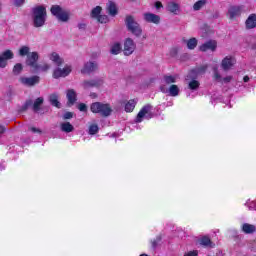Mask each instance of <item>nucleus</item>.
<instances>
[{
	"label": "nucleus",
	"instance_id": "13",
	"mask_svg": "<svg viewBox=\"0 0 256 256\" xmlns=\"http://www.w3.org/2000/svg\"><path fill=\"white\" fill-rule=\"evenodd\" d=\"M101 85H103V79H101V78L94 79V80H84L82 83V87H84V89H91L93 87H101Z\"/></svg>",
	"mask_w": 256,
	"mask_h": 256
},
{
	"label": "nucleus",
	"instance_id": "20",
	"mask_svg": "<svg viewBox=\"0 0 256 256\" xmlns=\"http://www.w3.org/2000/svg\"><path fill=\"white\" fill-rule=\"evenodd\" d=\"M246 29H255L256 27V14H250L245 22Z\"/></svg>",
	"mask_w": 256,
	"mask_h": 256
},
{
	"label": "nucleus",
	"instance_id": "2",
	"mask_svg": "<svg viewBox=\"0 0 256 256\" xmlns=\"http://www.w3.org/2000/svg\"><path fill=\"white\" fill-rule=\"evenodd\" d=\"M32 13L34 27H43V25H45V21H47V8L43 5L36 6L32 9Z\"/></svg>",
	"mask_w": 256,
	"mask_h": 256
},
{
	"label": "nucleus",
	"instance_id": "11",
	"mask_svg": "<svg viewBox=\"0 0 256 256\" xmlns=\"http://www.w3.org/2000/svg\"><path fill=\"white\" fill-rule=\"evenodd\" d=\"M135 42L131 38H127L124 42V55L129 56L133 55V52L135 51Z\"/></svg>",
	"mask_w": 256,
	"mask_h": 256
},
{
	"label": "nucleus",
	"instance_id": "21",
	"mask_svg": "<svg viewBox=\"0 0 256 256\" xmlns=\"http://www.w3.org/2000/svg\"><path fill=\"white\" fill-rule=\"evenodd\" d=\"M242 231L246 235H253V233L256 231V226L249 223H244L242 225Z\"/></svg>",
	"mask_w": 256,
	"mask_h": 256
},
{
	"label": "nucleus",
	"instance_id": "10",
	"mask_svg": "<svg viewBox=\"0 0 256 256\" xmlns=\"http://www.w3.org/2000/svg\"><path fill=\"white\" fill-rule=\"evenodd\" d=\"M199 51H202V53L207 51H217V42L215 40H208L199 46Z\"/></svg>",
	"mask_w": 256,
	"mask_h": 256
},
{
	"label": "nucleus",
	"instance_id": "51",
	"mask_svg": "<svg viewBox=\"0 0 256 256\" xmlns=\"http://www.w3.org/2000/svg\"><path fill=\"white\" fill-rule=\"evenodd\" d=\"M155 8H156V9H161V8H163V3H161V1H156V2H155Z\"/></svg>",
	"mask_w": 256,
	"mask_h": 256
},
{
	"label": "nucleus",
	"instance_id": "54",
	"mask_svg": "<svg viewBox=\"0 0 256 256\" xmlns=\"http://www.w3.org/2000/svg\"><path fill=\"white\" fill-rule=\"evenodd\" d=\"M86 25L84 23L78 24V29H85Z\"/></svg>",
	"mask_w": 256,
	"mask_h": 256
},
{
	"label": "nucleus",
	"instance_id": "43",
	"mask_svg": "<svg viewBox=\"0 0 256 256\" xmlns=\"http://www.w3.org/2000/svg\"><path fill=\"white\" fill-rule=\"evenodd\" d=\"M78 109H79V111H82L83 113H87V104H85V103L78 104Z\"/></svg>",
	"mask_w": 256,
	"mask_h": 256
},
{
	"label": "nucleus",
	"instance_id": "47",
	"mask_svg": "<svg viewBox=\"0 0 256 256\" xmlns=\"http://www.w3.org/2000/svg\"><path fill=\"white\" fill-rule=\"evenodd\" d=\"M29 131H31L32 133H38L39 135H41V133H43V131H41V129L36 128V127H29Z\"/></svg>",
	"mask_w": 256,
	"mask_h": 256
},
{
	"label": "nucleus",
	"instance_id": "14",
	"mask_svg": "<svg viewBox=\"0 0 256 256\" xmlns=\"http://www.w3.org/2000/svg\"><path fill=\"white\" fill-rule=\"evenodd\" d=\"M144 21H146V23H154V25H159L161 23V16L147 12L144 13Z\"/></svg>",
	"mask_w": 256,
	"mask_h": 256
},
{
	"label": "nucleus",
	"instance_id": "27",
	"mask_svg": "<svg viewBox=\"0 0 256 256\" xmlns=\"http://www.w3.org/2000/svg\"><path fill=\"white\" fill-rule=\"evenodd\" d=\"M135 105H137V102H135V100H129L125 104L126 113H133V111L135 110Z\"/></svg>",
	"mask_w": 256,
	"mask_h": 256
},
{
	"label": "nucleus",
	"instance_id": "6",
	"mask_svg": "<svg viewBox=\"0 0 256 256\" xmlns=\"http://www.w3.org/2000/svg\"><path fill=\"white\" fill-rule=\"evenodd\" d=\"M144 117H147V119H153V113H151V105L149 104L143 106L138 112L135 123H142Z\"/></svg>",
	"mask_w": 256,
	"mask_h": 256
},
{
	"label": "nucleus",
	"instance_id": "4",
	"mask_svg": "<svg viewBox=\"0 0 256 256\" xmlns=\"http://www.w3.org/2000/svg\"><path fill=\"white\" fill-rule=\"evenodd\" d=\"M125 25L128 31H130L132 35H135V37H141V35H143V29L141 28V25L138 24L137 21H135V17H133L132 15L126 16Z\"/></svg>",
	"mask_w": 256,
	"mask_h": 256
},
{
	"label": "nucleus",
	"instance_id": "19",
	"mask_svg": "<svg viewBox=\"0 0 256 256\" xmlns=\"http://www.w3.org/2000/svg\"><path fill=\"white\" fill-rule=\"evenodd\" d=\"M66 97L68 99V105H75L77 102V92L74 89H69L67 91Z\"/></svg>",
	"mask_w": 256,
	"mask_h": 256
},
{
	"label": "nucleus",
	"instance_id": "39",
	"mask_svg": "<svg viewBox=\"0 0 256 256\" xmlns=\"http://www.w3.org/2000/svg\"><path fill=\"white\" fill-rule=\"evenodd\" d=\"M61 77H63V72H62L61 68L55 69L54 72H53V78L54 79H59Z\"/></svg>",
	"mask_w": 256,
	"mask_h": 256
},
{
	"label": "nucleus",
	"instance_id": "55",
	"mask_svg": "<svg viewBox=\"0 0 256 256\" xmlns=\"http://www.w3.org/2000/svg\"><path fill=\"white\" fill-rule=\"evenodd\" d=\"M243 81L244 83H249V76H244Z\"/></svg>",
	"mask_w": 256,
	"mask_h": 256
},
{
	"label": "nucleus",
	"instance_id": "26",
	"mask_svg": "<svg viewBox=\"0 0 256 256\" xmlns=\"http://www.w3.org/2000/svg\"><path fill=\"white\" fill-rule=\"evenodd\" d=\"M43 101H44L43 97H38L34 101L33 106H32L34 113H39V111H41V105H42Z\"/></svg>",
	"mask_w": 256,
	"mask_h": 256
},
{
	"label": "nucleus",
	"instance_id": "52",
	"mask_svg": "<svg viewBox=\"0 0 256 256\" xmlns=\"http://www.w3.org/2000/svg\"><path fill=\"white\" fill-rule=\"evenodd\" d=\"M160 91H161V93H167L168 92V90L165 87V85L160 86Z\"/></svg>",
	"mask_w": 256,
	"mask_h": 256
},
{
	"label": "nucleus",
	"instance_id": "53",
	"mask_svg": "<svg viewBox=\"0 0 256 256\" xmlns=\"http://www.w3.org/2000/svg\"><path fill=\"white\" fill-rule=\"evenodd\" d=\"M5 131H7V129L5 128V126H1V125H0V135H3V133H5Z\"/></svg>",
	"mask_w": 256,
	"mask_h": 256
},
{
	"label": "nucleus",
	"instance_id": "23",
	"mask_svg": "<svg viewBox=\"0 0 256 256\" xmlns=\"http://www.w3.org/2000/svg\"><path fill=\"white\" fill-rule=\"evenodd\" d=\"M179 9H180V6L178 3L169 2L167 4V11H169V13H173V15H177Z\"/></svg>",
	"mask_w": 256,
	"mask_h": 256
},
{
	"label": "nucleus",
	"instance_id": "18",
	"mask_svg": "<svg viewBox=\"0 0 256 256\" xmlns=\"http://www.w3.org/2000/svg\"><path fill=\"white\" fill-rule=\"evenodd\" d=\"M106 7H107L108 14L111 17H115L119 13V10L117 9V4H115V2L113 1H109Z\"/></svg>",
	"mask_w": 256,
	"mask_h": 256
},
{
	"label": "nucleus",
	"instance_id": "35",
	"mask_svg": "<svg viewBox=\"0 0 256 256\" xmlns=\"http://www.w3.org/2000/svg\"><path fill=\"white\" fill-rule=\"evenodd\" d=\"M23 72V64L21 63H17L14 65L12 73L14 75H21V73Z\"/></svg>",
	"mask_w": 256,
	"mask_h": 256
},
{
	"label": "nucleus",
	"instance_id": "57",
	"mask_svg": "<svg viewBox=\"0 0 256 256\" xmlns=\"http://www.w3.org/2000/svg\"><path fill=\"white\" fill-rule=\"evenodd\" d=\"M0 11H1V3H0Z\"/></svg>",
	"mask_w": 256,
	"mask_h": 256
},
{
	"label": "nucleus",
	"instance_id": "33",
	"mask_svg": "<svg viewBox=\"0 0 256 256\" xmlns=\"http://www.w3.org/2000/svg\"><path fill=\"white\" fill-rule=\"evenodd\" d=\"M110 52L112 55H119L121 53V44L119 42L112 45Z\"/></svg>",
	"mask_w": 256,
	"mask_h": 256
},
{
	"label": "nucleus",
	"instance_id": "22",
	"mask_svg": "<svg viewBox=\"0 0 256 256\" xmlns=\"http://www.w3.org/2000/svg\"><path fill=\"white\" fill-rule=\"evenodd\" d=\"M50 61H53L57 67H61V65H63V58H61V56H59V54L56 52H53L50 55Z\"/></svg>",
	"mask_w": 256,
	"mask_h": 256
},
{
	"label": "nucleus",
	"instance_id": "36",
	"mask_svg": "<svg viewBox=\"0 0 256 256\" xmlns=\"http://www.w3.org/2000/svg\"><path fill=\"white\" fill-rule=\"evenodd\" d=\"M89 135H97L99 133V125L97 124H91L89 126Z\"/></svg>",
	"mask_w": 256,
	"mask_h": 256
},
{
	"label": "nucleus",
	"instance_id": "28",
	"mask_svg": "<svg viewBox=\"0 0 256 256\" xmlns=\"http://www.w3.org/2000/svg\"><path fill=\"white\" fill-rule=\"evenodd\" d=\"M206 3H207V0H198V1L193 5L194 11H201V9H203V7H205Z\"/></svg>",
	"mask_w": 256,
	"mask_h": 256
},
{
	"label": "nucleus",
	"instance_id": "31",
	"mask_svg": "<svg viewBox=\"0 0 256 256\" xmlns=\"http://www.w3.org/2000/svg\"><path fill=\"white\" fill-rule=\"evenodd\" d=\"M193 80H191L188 84L189 89H191V91H197V89H199V86L201 85V83H199V81L195 80V78H192Z\"/></svg>",
	"mask_w": 256,
	"mask_h": 256
},
{
	"label": "nucleus",
	"instance_id": "44",
	"mask_svg": "<svg viewBox=\"0 0 256 256\" xmlns=\"http://www.w3.org/2000/svg\"><path fill=\"white\" fill-rule=\"evenodd\" d=\"M64 121H67V119H73V112H66L63 114Z\"/></svg>",
	"mask_w": 256,
	"mask_h": 256
},
{
	"label": "nucleus",
	"instance_id": "7",
	"mask_svg": "<svg viewBox=\"0 0 256 256\" xmlns=\"http://www.w3.org/2000/svg\"><path fill=\"white\" fill-rule=\"evenodd\" d=\"M39 81H41V78L37 75L32 77L19 78V82L22 83V85H25L26 87H34V85H38Z\"/></svg>",
	"mask_w": 256,
	"mask_h": 256
},
{
	"label": "nucleus",
	"instance_id": "3",
	"mask_svg": "<svg viewBox=\"0 0 256 256\" xmlns=\"http://www.w3.org/2000/svg\"><path fill=\"white\" fill-rule=\"evenodd\" d=\"M90 111L101 115V117H110L111 113H113V108H111L109 103L94 102L90 105Z\"/></svg>",
	"mask_w": 256,
	"mask_h": 256
},
{
	"label": "nucleus",
	"instance_id": "24",
	"mask_svg": "<svg viewBox=\"0 0 256 256\" xmlns=\"http://www.w3.org/2000/svg\"><path fill=\"white\" fill-rule=\"evenodd\" d=\"M60 129L63 133H73V131H75V127H73L70 122L62 123Z\"/></svg>",
	"mask_w": 256,
	"mask_h": 256
},
{
	"label": "nucleus",
	"instance_id": "15",
	"mask_svg": "<svg viewBox=\"0 0 256 256\" xmlns=\"http://www.w3.org/2000/svg\"><path fill=\"white\" fill-rule=\"evenodd\" d=\"M235 63H237V61L235 60V58L231 57V56H226L221 63V67L224 71H229V69H231V67H233V65H235Z\"/></svg>",
	"mask_w": 256,
	"mask_h": 256
},
{
	"label": "nucleus",
	"instance_id": "5",
	"mask_svg": "<svg viewBox=\"0 0 256 256\" xmlns=\"http://www.w3.org/2000/svg\"><path fill=\"white\" fill-rule=\"evenodd\" d=\"M50 13L58 19V21H61L62 23H67L69 21V17L71 13L69 10L63 9L60 5H52L50 8Z\"/></svg>",
	"mask_w": 256,
	"mask_h": 256
},
{
	"label": "nucleus",
	"instance_id": "38",
	"mask_svg": "<svg viewBox=\"0 0 256 256\" xmlns=\"http://www.w3.org/2000/svg\"><path fill=\"white\" fill-rule=\"evenodd\" d=\"M162 239L163 237L161 235H158L154 240L151 241L153 249H157V246L159 245V243H161Z\"/></svg>",
	"mask_w": 256,
	"mask_h": 256
},
{
	"label": "nucleus",
	"instance_id": "45",
	"mask_svg": "<svg viewBox=\"0 0 256 256\" xmlns=\"http://www.w3.org/2000/svg\"><path fill=\"white\" fill-rule=\"evenodd\" d=\"M15 7H23L25 0H13Z\"/></svg>",
	"mask_w": 256,
	"mask_h": 256
},
{
	"label": "nucleus",
	"instance_id": "46",
	"mask_svg": "<svg viewBox=\"0 0 256 256\" xmlns=\"http://www.w3.org/2000/svg\"><path fill=\"white\" fill-rule=\"evenodd\" d=\"M214 79L216 81H221V74H219V71H217V68L214 69Z\"/></svg>",
	"mask_w": 256,
	"mask_h": 256
},
{
	"label": "nucleus",
	"instance_id": "8",
	"mask_svg": "<svg viewBox=\"0 0 256 256\" xmlns=\"http://www.w3.org/2000/svg\"><path fill=\"white\" fill-rule=\"evenodd\" d=\"M15 57V54L11 50H5L2 52L0 56V69H5L7 67V61L13 59Z\"/></svg>",
	"mask_w": 256,
	"mask_h": 256
},
{
	"label": "nucleus",
	"instance_id": "42",
	"mask_svg": "<svg viewBox=\"0 0 256 256\" xmlns=\"http://www.w3.org/2000/svg\"><path fill=\"white\" fill-rule=\"evenodd\" d=\"M178 54H179L178 47H173L170 49V57H177Z\"/></svg>",
	"mask_w": 256,
	"mask_h": 256
},
{
	"label": "nucleus",
	"instance_id": "30",
	"mask_svg": "<svg viewBox=\"0 0 256 256\" xmlns=\"http://www.w3.org/2000/svg\"><path fill=\"white\" fill-rule=\"evenodd\" d=\"M164 82L166 85H172V83H177V76L164 75Z\"/></svg>",
	"mask_w": 256,
	"mask_h": 256
},
{
	"label": "nucleus",
	"instance_id": "32",
	"mask_svg": "<svg viewBox=\"0 0 256 256\" xmlns=\"http://www.w3.org/2000/svg\"><path fill=\"white\" fill-rule=\"evenodd\" d=\"M168 92L170 93L171 97H177V95H179V86L172 84L169 87Z\"/></svg>",
	"mask_w": 256,
	"mask_h": 256
},
{
	"label": "nucleus",
	"instance_id": "40",
	"mask_svg": "<svg viewBox=\"0 0 256 256\" xmlns=\"http://www.w3.org/2000/svg\"><path fill=\"white\" fill-rule=\"evenodd\" d=\"M98 23H108L109 22V17L107 15H100L97 18Z\"/></svg>",
	"mask_w": 256,
	"mask_h": 256
},
{
	"label": "nucleus",
	"instance_id": "41",
	"mask_svg": "<svg viewBox=\"0 0 256 256\" xmlns=\"http://www.w3.org/2000/svg\"><path fill=\"white\" fill-rule=\"evenodd\" d=\"M61 71H62V76L67 77V75L71 73V66H66L63 69H61Z\"/></svg>",
	"mask_w": 256,
	"mask_h": 256
},
{
	"label": "nucleus",
	"instance_id": "17",
	"mask_svg": "<svg viewBox=\"0 0 256 256\" xmlns=\"http://www.w3.org/2000/svg\"><path fill=\"white\" fill-rule=\"evenodd\" d=\"M241 15V6H230L228 9V17L231 21Z\"/></svg>",
	"mask_w": 256,
	"mask_h": 256
},
{
	"label": "nucleus",
	"instance_id": "16",
	"mask_svg": "<svg viewBox=\"0 0 256 256\" xmlns=\"http://www.w3.org/2000/svg\"><path fill=\"white\" fill-rule=\"evenodd\" d=\"M199 245L205 247L206 249H215V243L211 240L209 236H202L198 240Z\"/></svg>",
	"mask_w": 256,
	"mask_h": 256
},
{
	"label": "nucleus",
	"instance_id": "34",
	"mask_svg": "<svg viewBox=\"0 0 256 256\" xmlns=\"http://www.w3.org/2000/svg\"><path fill=\"white\" fill-rule=\"evenodd\" d=\"M101 11H103V8L101 6H96L92 11H91V17L93 19H97L101 15Z\"/></svg>",
	"mask_w": 256,
	"mask_h": 256
},
{
	"label": "nucleus",
	"instance_id": "50",
	"mask_svg": "<svg viewBox=\"0 0 256 256\" xmlns=\"http://www.w3.org/2000/svg\"><path fill=\"white\" fill-rule=\"evenodd\" d=\"M39 69H41V71H49V64H43L42 66L39 65Z\"/></svg>",
	"mask_w": 256,
	"mask_h": 256
},
{
	"label": "nucleus",
	"instance_id": "29",
	"mask_svg": "<svg viewBox=\"0 0 256 256\" xmlns=\"http://www.w3.org/2000/svg\"><path fill=\"white\" fill-rule=\"evenodd\" d=\"M197 38H190L189 40L186 41V45L188 47V49H190V51H193V49H195V47H197Z\"/></svg>",
	"mask_w": 256,
	"mask_h": 256
},
{
	"label": "nucleus",
	"instance_id": "25",
	"mask_svg": "<svg viewBox=\"0 0 256 256\" xmlns=\"http://www.w3.org/2000/svg\"><path fill=\"white\" fill-rule=\"evenodd\" d=\"M49 101L53 107H57V109H61V102H59V96L57 94H51Z\"/></svg>",
	"mask_w": 256,
	"mask_h": 256
},
{
	"label": "nucleus",
	"instance_id": "37",
	"mask_svg": "<svg viewBox=\"0 0 256 256\" xmlns=\"http://www.w3.org/2000/svg\"><path fill=\"white\" fill-rule=\"evenodd\" d=\"M31 105H33V100H26L24 105L20 108V112L25 113V111H27V109H29V107H31Z\"/></svg>",
	"mask_w": 256,
	"mask_h": 256
},
{
	"label": "nucleus",
	"instance_id": "1",
	"mask_svg": "<svg viewBox=\"0 0 256 256\" xmlns=\"http://www.w3.org/2000/svg\"><path fill=\"white\" fill-rule=\"evenodd\" d=\"M19 57H26L25 64L33 71H39V53L31 52V48L27 45L21 46L18 50Z\"/></svg>",
	"mask_w": 256,
	"mask_h": 256
},
{
	"label": "nucleus",
	"instance_id": "49",
	"mask_svg": "<svg viewBox=\"0 0 256 256\" xmlns=\"http://www.w3.org/2000/svg\"><path fill=\"white\" fill-rule=\"evenodd\" d=\"M198 255H199V252L197 250H194V251L188 252L184 256H198Z\"/></svg>",
	"mask_w": 256,
	"mask_h": 256
},
{
	"label": "nucleus",
	"instance_id": "48",
	"mask_svg": "<svg viewBox=\"0 0 256 256\" xmlns=\"http://www.w3.org/2000/svg\"><path fill=\"white\" fill-rule=\"evenodd\" d=\"M232 80H233V76H226L221 81L223 83H231Z\"/></svg>",
	"mask_w": 256,
	"mask_h": 256
},
{
	"label": "nucleus",
	"instance_id": "12",
	"mask_svg": "<svg viewBox=\"0 0 256 256\" xmlns=\"http://www.w3.org/2000/svg\"><path fill=\"white\" fill-rule=\"evenodd\" d=\"M99 69V66L96 62H86L84 64V67L81 69V73L83 75L87 74L90 75V73H93L94 71H97Z\"/></svg>",
	"mask_w": 256,
	"mask_h": 256
},
{
	"label": "nucleus",
	"instance_id": "9",
	"mask_svg": "<svg viewBox=\"0 0 256 256\" xmlns=\"http://www.w3.org/2000/svg\"><path fill=\"white\" fill-rule=\"evenodd\" d=\"M208 67L209 66H207V64L197 66L189 71L188 76L190 77V79H197V77H199V75H203L204 73L207 72Z\"/></svg>",
	"mask_w": 256,
	"mask_h": 256
},
{
	"label": "nucleus",
	"instance_id": "56",
	"mask_svg": "<svg viewBox=\"0 0 256 256\" xmlns=\"http://www.w3.org/2000/svg\"><path fill=\"white\" fill-rule=\"evenodd\" d=\"M129 1H131L132 3H135V0H129Z\"/></svg>",
	"mask_w": 256,
	"mask_h": 256
}]
</instances>
